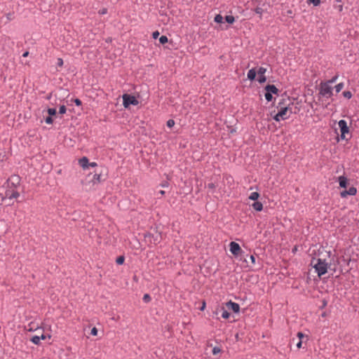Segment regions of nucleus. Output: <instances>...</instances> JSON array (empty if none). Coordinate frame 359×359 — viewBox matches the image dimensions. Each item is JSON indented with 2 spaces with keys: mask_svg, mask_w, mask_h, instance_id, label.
<instances>
[{
  "mask_svg": "<svg viewBox=\"0 0 359 359\" xmlns=\"http://www.w3.org/2000/svg\"><path fill=\"white\" fill-rule=\"evenodd\" d=\"M225 20L229 24H232L235 21V18L232 15H226Z\"/></svg>",
  "mask_w": 359,
  "mask_h": 359,
  "instance_id": "6ab92c4d",
  "label": "nucleus"
},
{
  "mask_svg": "<svg viewBox=\"0 0 359 359\" xmlns=\"http://www.w3.org/2000/svg\"><path fill=\"white\" fill-rule=\"evenodd\" d=\"M67 111V109H66V107L65 105H62L60 107V109H59V113L61 114H63L66 112Z\"/></svg>",
  "mask_w": 359,
  "mask_h": 359,
  "instance_id": "7c9ffc66",
  "label": "nucleus"
},
{
  "mask_svg": "<svg viewBox=\"0 0 359 359\" xmlns=\"http://www.w3.org/2000/svg\"><path fill=\"white\" fill-rule=\"evenodd\" d=\"M45 121L48 124H52L53 122V119L52 118L51 116H49L45 119Z\"/></svg>",
  "mask_w": 359,
  "mask_h": 359,
  "instance_id": "473e14b6",
  "label": "nucleus"
},
{
  "mask_svg": "<svg viewBox=\"0 0 359 359\" xmlns=\"http://www.w3.org/2000/svg\"><path fill=\"white\" fill-rule=\"evenodd\" d=\"M343 95L347 99H351L352 97V93L350 91H344Z\"/></svg>",
  "mask_w": 359,
  "mask_h": 359,
  "instance_id": "393cba45",
  "label": "nucleus"
},
{
  "mask_svg": "<svg viewBox=\"0 0 359 359\" xmlns=\"http://www.w3.org/2000/svg\"><path fill=\"white\" fill-rule=\"evenodd\" d=\"M297 337L298 338V341L297 342L296 344V346L298 349H300L302 348H304L303 346V344L304 343H306L309 341V337L308 335H306L304 334H303L302 332H297Z\"/></svg>",
  "mask_w": 359,
  "mask_h": 359,
  "instance_id": "0eeeda50",
  "label": "nucleus"
},
{
  "mask_svg": "<svg viewBox=\"0 0 359 359\" xmlns=\"http://www.w3.org/2000/svg\"><path fill=\"white\" fill-rule=\"evenodd\" d=\"M265 98L266 100L268 101V102H270L272 100V94H271L270 93H269L268 91L266 92L265 95Z\"/></svg>",
  "mask_w": 359,
  "mask_h": 359,
  "instance_id": "a878e982",
  "label": "nucleus"
},
{
  "mask_svg": "<svg viewBox=\"0 0 359 359\" xmlns=\"http://www.w3.org/2000/svg\"><path fill=\"white\" fill-rule=\"evenodd\" d=\"M266 72V69L264 67H261L258 69L257 72L259 76L257 81H259V83H264L266 81V77L264 76Z\"/></svg>",
  "mask_w": 359,
  "mask_h": 359,
  "instance_id": "9b49d317",
  "label": "nucleus"
},
{
  "mask_svg": "<svg viewBox=\"0 0 359 359\" xmlns=\"http://www.w3.org/2000/svg\"><path fill=\"white\" fill-rule=\"evenodd\" d=\"M159 42L162 44H164L165 43L168 42V37L166 36H161L160 38H159Z\"/></svg>",
  "mask_w": 359,
  "mask_h": 359,
  "instance_id": "b1692460",
  "label": "nucleus"
},
{
  "mask_svg": "<svg viewBox=\"0 0 359 359\" xmlns=\"http://www.w3.org/2000/svg\"><path fill=\"white\" fill-rule=\"evenodd\" d=\"M47 111L49 116H53L56 114V109L55 108H48Z\"/></svg>",
  "mask_w": 359,
  "mask_h": 359,
  "instance_id": "bb28decb",
  "label": "nucleus"
},
{
  "mask_svg": "<svg viewBox=\"0 0 359 359\" xmlns=\"http://www.w3.org/2000/svg\"><path fill=\"white\" fill-rule=\"evenodd\" d=\"M319 94L324 97H331L333 95L332 87L326 82L320 83L319 86Z\"/></svg>",
  "mask_w": 359,
  "mask_h": 359,
  "instance_id": "39448f33",
  "label": "nucleus"
},
{
  "mask_svg": "<svg viewBox=\"0 0 359 359\" xmlns=\"http://www.w3.org/2000/svg\"><path fill=\"white\" fill-rule=\"evenodd\" d=\"M252 207L257 211H261L263 209V205L261 202L255 201L252 204Z\"/></svg>",
  "mask_w": 359,
  "mask_h": 359,
  "instance_id": "f3484780",
  "label": "nucleus"
},
{
  "mask_svg": "<svg viewBox=\"0 0 359 359\" xmlns=\"http://www.w3.org/2000/svg\"><path fill=\"white\" fill-rule=\"evenodd\" d=\"M39 337H41V339H46V336L42 334L41 336H40Z\"/></svg>",
  "mask_w": 359,
  "mask_h": 359,
  "instance_id": "c03bdc74",
  "label": "nucleus"
},
{
  "mask_svg": "<svg viewBox=\"0 0 359 359\" xmlns=\"http://www.w3.org/2000/svg\"><path fill=\"white\" fill-rule=\"evenodd\" d=\"M226 306L229 309L232 310L235 313H238L240 311V306L238 304L233 302L231 301L226 303Z\"/></svg>",
  "mask_w": 359,
  "mask_h": 359,
  "instance_id": "ddd939ff",
  "label": "nucleus"
},
{
  "mask_svg": "<svg viewBox=\"0 0 359 359\" xmlns=\"http://www.w3.org/2000/svg\"><path fill=\"white\" fill-rule=\"evenodd\" d=\"M40 340H41V337H39V336H34L31 341L34 344H39V342H40Z\"/></svg>",
  "mask_w": 359,
  "mask_h": 359,
  "instance_id": "aec40b11",
  "label": "nucleus"
},
{
  "mask_svg": "<svg viewBox=\"0 0 359 359\" xmlns=\"http://www.w3.org/2000/svg\"><path fill=\"white\" fill-rule=\"evenodd\" d=\"M310 3H312L314 6H318L320 4V0H308Z\"/></svg>",
  "mask_w": 359,
  "mask_h": 359,
  "instance_id": "72a5a7b5",
  "label": "nucleus"
},
{
  "mask_svg": "<svg viewBox=\"0 0 359 359\" xmlns=\"http://www.w3.org/2000/svg\"><path fill=\"white\" fill-rule=\"evenodd\" d=\"M122 98L123 104L125 108H128L130 104L137 105L139 103L135 97L128 94H123Z\"/></svg>",
  "mask_w": 359,
  "mask_h": 359,
  "instance_id": "423d86ee",
  "label": "nucleus"
},
{
  "mask_svg": "<svg viewBox=\"0 0 359 359\" xmlns=\"http://www.w3.org/2000/svg\"><path fill=\"white\" fill-rule=\"evenodd\" d=\"M229 316H230V313L227 311L223 309V311L222 313V317L224 319H228L229 318Z\"/></svg>",
  "mask_w": 359,
  "mask_h": 359,
  "instance_id": "5701e85b",
  "label": "nucleus"
},
{
  "mask_svg": "<svg viewBox=\"0 0 359 359\" xmlns=\"http://www.w3.org/2000/svg\"><path fill=\"white\" fill-rule=\"evenodd\" d=\"M143 300L146 302H148L151 300V297L148 294H145L143 297Z\"/></svg>",
  "mask_w": 359,
  "mask_h": 359,
  "instance_id": "f704fd0d",
  "label": "nucleus"
},
{
  "mask_svg": "<svg viewBox=\"0 0 359 359\" xmlns=\"http://www.w3.org/2000/svg\"><path fill=\"white\" fill-rule=\"evenodd\" d=\"M102 171L100 172H95L93 176H88V178L83 183V186L87 191H91L95 189L96 187L104 179L102 178Z\"/></svg>",
  "mask_w": 359,
  "mask_h": 359,
  "instance_id": "f03ea898",
  "label": "nucleus"
},
{
  "mask_svg": "<svg viewBox=\"0 0 359 359\" xmlns=\"http://www.w3.org/2000/svg\"><path fill=\"white\" fill-rule=\"evenodd\" d=\"M338 182L339 186L342 188H346L348 184V179L344 176H340L338 177Z\"/></svg>",
  "mask_w": 359,
  "mask_h": 359,
  "instance_id": "4468645a",
  "label": "nucleus"
},
{
  "mask_svg": "<svg viewBox=\"0 0 359 359\" xmlns=\"http://www.w3.org/2000/svg\"><path fill=\"white\" fill-rule=\"evenodd\" d=\"M79 164L83 170L93 168L97 166L95 162H89L88 158H79Z\"/></svg>",
  "mask_w": 359,
  "mask_h": 359,
  "instance_id": "6e6552de",
  "label": "nucleus"
},
{
  "mask_svg": "<svg viewBox=\"0 0 359 359\" xmlns=\"http://www.w3.org/2000/svg\"><path fill=\"white\" fill-rule=\"evenodd\" d=\"M338 125L341 131V137L342 139H345L346 134L349 133V128L347 126L346 121L345 120H340L338 123Z\"/></svg>",
  "mask_w": 359,
  "mask_h": 359,
  "instance_id": "1a4fd4ad",
  "label": "nucleus"
},
{
  "mask_svg": "<svg viewBox=\"0 0 359 359\" xmlns=\"http://www.w3.org/2000/svg\"><path fill=\"white\" fill-rule=\"evenodd\" d=\"M158 36H159V32H158V31L154 32L153 33V37H154V39H156Z\"/></svg>",
  "mask_w": 359,
  "mask_h": 359,
  "instance_id": "a19ab883",
  "label": "nucleus"
},
{
  "mask_svg": "<svg viewBox=\"0 0 359 359\" xmlns=\"http://www.w3.org/2000/svg\"><path fill=\"white\" fill-rule=\"evenodd\" d=\"M20 184V177L18 175H12L8 178L6 182V190L5 191L4 197L13 199L19 197L20 194L18 191V187Z\"/></svg>",
  "mask_w": 359,
  "mask_h": 359,
  "instance_id": "f257e3e1",
  "label": "nucleus"
},
{
  "mask_svg": "<svg viewBox=\"0 0 359 359\" xmlns=\"http://www.w3.org/2000/svg\"><path fill=\"white\" fill-rule=\"evenodd\" d=\"M229 248H230V252L234 256L239 255L242 252V250H241L240 245L236 242H233V241L231 242L229 244Z\"/></svg>",
  "mask_w": 359,
  "mask_h": 359,
  "instance_id": "9d476101",
  "label": "nucleus"
},
{
  "mask_svg": "<svg viewBox=\"0 0 359 359\" xmlns=\"http://www.w3.org/2000/svg\"><path fill=\"white\" fill-rule=\"evenodd\" d=\"M250 260H251V262L252 264H255V257L254 255H251L250 256Z\"/></svg>",
  "mask_w": 359,
  "mask_h": 359,
  "instance_id": "ea45409f",
  "label": "nucleus"
},
{
  "mask_svg": "<svg viewBox=\"0 0 359 359\" xmlns=\"http://www.w3.org/2000/svg\"><path fill=\"white\" fill-rule=\"evenodd\" d=\"M159 194H161V195H163V194H165V191H163V190H161V191H159Z\"/></svg>",
  "mask_w": 359,
  "mask_h": 359,
  "instance_id": "a18cd8bd",
  "label": "nucleus"
},
{
  "mask_svg": "<svg viewBox=\"0 0 359 359\" xmlns=\"http://www.w3.org/2000/svg\"><path fill=\"white\" fill-rule=\"evenodd\" d=\"M277 108L278 109V111L273 117V118L276 121L279 122L280 121L286 120L290 118L292 114V108L290 107L289 105L281 106V103L280 102L278 103Z\"/></svg>",
  "mask_w": 359,
  "mask_h": 359,
  "instance_id": "20e7f679",
  "label": "nucleus"
},
{
  "mask_svg": "<svg viewBox=\"0 0 359 359\" xmlns=\"http://www.w3.org/2000/svg\"><path fill=\"white\" fill-rule=\"evenodd\" d=\"M259 197V194L258 192H252L251 193V194L249 196V199L250 200H252V201H257Z\"/></svg>",
  "mask_w": 359,
  "mask_h": 359,
  "instance_id": "a211bd4d",
  "label": "nucleus"
},
{
  "mask_svg": "<svg viewBox=\"0 0 359 359\" xmlns=\"http://www.w3.org/2000/svg\"><path fill=\"white\" fill-rule=\"evenodd\" d=\"M257 74V71L252 68L250 69L248 72V79L252 81L255 79Z\"/></svg>",
  "mask_w": 359,
  "mask_h": 359,
  "instance_id": "dca6fc26",
  "label": "nucleus"
},
{
  "mask_svg": "<svg viewBox=\"0 0 359 359\" xmlns=\"http://www.w3.org/2000/svg\"><path fill=\"white\" fill-rule=\"evenodd\" d=\"M221 352V348L219 347H214L212 348V354L213 355H217Z\"/></svg>",
  "mask_w": 359,
  "mask_h": 359,
  "instance_id": "c85d7f7f",
  "label": "nucleus"
},
{
  "mask_svg": "<svg viewBox=\"0 0 359 359\" xmlns=\"http://www.w3.org/2000/svg\"><path fill=\"white\" fill-rule=\"evenodd\" d=\"M175 125V121L172 119H169L167 121V126L169 128H172Z\"/></svg>",
  "mask_w": 359,
  "mask_h": 359,
  "instance_id": "2f4dec72",
  "label": "nucleus"
},
{
  "mask_svg": "<svg viewBox=\"0 0 359 359\" xmlns=\"http://www.w3.org/2000/svg\"><path fill=\"white\" fill-rule=\"evenodd\" d=\"M265 90L271 94H278V89L274 85H267Z\"/></svg>",
  "mask_w": 359,
  "mask_h": 359,
  "instance_id": "2eb2a0df",
  "label": "nucleus"
},
{
  "mask_svg": "<svg viewBox=\"0 0 359 359\" xmlns=\"http://www.w3.org/2000/svg\"><path fill=\"white\" fill-rule=\"evenodd\" d=\"M338 76H334V77H332L330 80L326 81V83H328V84L331 85L334 83L336 82Z\"/></svg>",
  "mask_w": 359,
  "mask_h": 359,
  "instance_id": "c756f323",
  "label": "nucleus"
},
{
  "mask_svg": "<svg viewBox=\"0 0 359 359\" xmlns=\"http://www.w3.org/2000/svg\"><path fill=\"white\" fill-rule=\"evenodd\" d=\"M125 261V258L123 256H120L116 259V263L118 264H123Z\"/></svg>",
  "mask_w": 359,
  "mask_h": 359,
  "instance_id": "cd10ccee",
  "label": "nucleus"
},
{
  "mask_svg": "<svg viewBox=\"0 0 359 359\" xmlns=\"http://www.w3.org/2000/svg\"><path fill=\"white\" fill-rule=\"evenodd\" d=\"M222 21H223V17L221 15L218 14L215 17V22H216L217 23H221V22H222Z\"/></svg>",
  "mask_w": 359,
  "mask_h": 359,
  "instance_id": "4be33fe9",
  "label": "nucleus"
},
{
  "mask_svg": "<svg viewBox=\"0 0 359 359\" xmlns=\"http://www.w3.org/2000/svg\"><path fill=\"white\" fill-rule=\"evenodd\" d=\"M29 55V52L28 51H26L23 54H22V57H27Z\"/></svg>",
  "mask_w": 359,
  "mask_h": 359,
  "instance_id": "37998d69",
  "label": "nucleus"
},
{
  "mask_svg": "<svg viewBox=\"0 0 359 359\" xmlns=\"http://www.w3.org/2000/svg\"><path fill=\"white\" fill-rule=\"evenodd\" d=\"M97 329L96 327H93L91 330L90 334L93 336H96L97 334Z\"/></svg>",
  "mask_w": 359,
  "mask_h": 359,
  "instance_id": "c9c22d12",
  "label": "nucleus"
},
{
  "mask_svg": "<svg viewBox=\"0 0 359 359\" xmlns=\"http://www.w3.org/2000/svg\"><path fill=\"white\" fill-rule=\"evenodd\" d=\"M344 88V83H339L335 86V90L337 93H339Z\"/></svg>",
  "mask_w": 359,
  "mask_h": 359,
  "instance_id": "412c9836",
  "label": "nucleus"
},
{
  "mask_svg": "<svg viewBox=\"0 0 359 359\" xmlns=\"http://www.w3.org/2000/svg\"><path fill=\"white\" fill-rule=\"evenodd\" d=\"M98 13H99V14H100V15H104V14H106V13H107V8H103L102 9L100 10V11H98Z\"/></svg>",
  "mask_w": 359,
  "mask_h": 359,
  "instance_id": "e433bc0d",
  "label": "nucleus"
},
{
  "mask_svg": "<svg viewBox=\"0 0 359 359\" xmlns=\"http://www.w3.org/2000/svg\"><path fill=\"white\" fill-rule=\"evenodd\" d=\"M205 309V302H203L202 306L201 307V311H203Z\"/></svg>",
  "mask_w": 359,
  "mask_h": 359,
  "instance_id": "79ce46f5",
  "label": "nucleus"
},
{
  "mask_svg": "<svg viewBox=\"0 0 359 359\" xmlns=\"http://www.w3.org/2000/svg\"><path fill=\"white\" fill-rule=\"evenodd\" d=\"M311 265L315 269L319 277L325 274L327 271L328 263L321 258H313Z\"/></svg>",
  "mask_w": 359,
  "mask_h": 359,
  "instance_id": "7ed1b4c3",
  "label": "nucleus"
},
{
  "mask_svg": "<svg viewBox=\"0 0 359 359\" xmlns=\"http://www.w3.org/2000/svg\"><path fill=\"white\" fill-rule=\"evenodd\" d=\"M357 193L356 188L352 187H350L348 190H344L340 193V196L341 198H346L347 196H355Z\"/></svg>",
  "mask_w": 359,
  "mask_h": 359,
  "instance_id": "f8f14e48",
  "label": "nucleus"
},
{
  "mask_svg": "<svg viewBox=\"0 0 359 359\" xmlns=\"http://www.w3.org/2000/svg\"><path fill=\"white\" fill-rule=\"evenodd\" d=\"M57 65L58 67H62L63 65V60L62 58H57Z\"/></svg>",
  "mask_w": 359,
  "mask_h": 359,
  "instance_id": "4c0bfd02",
  "label": "nucleus"
},
{
  "mask_svg": "<svg viewBox=\"0 0 359 359\" xmlns=\"http://www.w3.org/2000/svg\"><path fill=\"white\" fill-rule=\"evenodd\" d=\"M74 102L76 104V105H77V106H81V101L79 99H78V98L75 99L74 100Z\"/></svg>",
  "mask_w": 359,
  "mask_h": 359,
  "instance_id": "58836bf2",
  "label": "nucleus"
}]
</instances>
